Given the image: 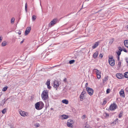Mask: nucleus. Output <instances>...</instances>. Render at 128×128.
<instances>
[{
  "mask_svg": "<svg viewBox=\"0 0 128 128\" xmlns=\"http://www.w3.org/2000/svg\"><path fill=\"white\" fill-rule=\"evenodd\" d=\"M41 97L44 100H46L48 98V92L47 90H44L42 92Z\"/></svg>",
  "mask_w": 128,
  "mask_h": 128,
  "instance_id": "nucleus-1",
  "label": "nucleus"
},
{
  "mask_svg": "<svg viewBox=\"0 0 128 128\" xmlns=\"http://www.w3.org/2000/svg\"><path fill=\"white\" fill-rule=\"evenodd\" d=\"M112 56L109 57L108 62L112 66H114L115 64L114 60Z\"/></svg>",
  "mask_w": 128,
  "mask_h": 128,
  "instance_id": "nucleus-2",
  "label": "nucleus"
},
{
  "mask_svg": "<svg viewBox=\"0 0 128 128\" xmlns=\"http://www.w3.org/2000/svg\"><path fill=\"white\" fill-rule=\"evenodd\" d=\"M58 20L56 18H54L52 21L49 23L48 25V26L51 27L54 26L57 23Z\"/></svg>",
  "mask_w": 128,
  "mask_h": 128,
  "instance_id": "nucleus-3",
  "label": "nucleus"
},
{
  "mask_svg": "<svg viewBox=\"0 0 128 128\" xmlns=\"http://www.w3.org/2000/svg\"><path fill=\"white\" fill-rule=\"evenodd\" d=\"M86 89L88 94L90 95L91 96L94 93V90L88 87H86Z\"/></svg>",
  "mask_w": 128,
  "mask_h": 128,
  "instance_id": "nucleus-4",
  "label": "nucleus"
},
{
  "mask_svg": "<svg viewBox=\"0 0 128 128\" xmlns=\"http://www.w3.org/2000/svg\"><path fill=\"white\" fill-rule=\"evenodd\" d=\"M117 108V105L115 103L112 104L109 107V109L111 110H114Z\"/></svg>",
  "mask_w": 128,
  "mask_h": 128,
  "instance_id": "nucleus-5",
  "label": "nucleus"
},
{
  "mask_svg": "<svg viewBox=\"0 0 128 128\" xmlns=\"http://www.w3.org/2000/svg\"><path fill=\"white\" fill-rule=\"evenodd\" d=\"M86 93V91L84 90L81 93V94L80 96V100L81 101H83V100L84 98V95Z\"/></svg>",
  "mask_w": 128,
  "mask_h": 128,
  "instance_id": "nucleus-6",
  "label": "nucleus"
},
{
  "mask_svg": "<svg viewBox=\"0 0 128 128\" xmlns=\"http://www.w3.org/2000/svg\"><path fill=\"white\" fill-rule=\"evenodd\" d=\"M74 122L73 120L71 119H69L68 121L67 122V126L68 127L70 128H72L73 126L72 124Z\"/></svg>",
  "mask_w": 128,
  "mask_h": 128,
  "instance_id": "nucleus-7",
  "label": "nucleus"
},
{
  "mask_svg": "<svg viewBox=\"0 0 128 128\" xmlns=\"http://www.w3.org/2000/svg\"><path fill=\"white\" fill-rule=\"evenodd\" d=\"M94 70L96 73L97 78L98 79H100L101 77L100 72L96 68L94 69Z\"/></svg>",
  "mask_w": 128,
  "mask_h": 128,
  "instance_id": "nucleus-8",
  "label": "nucleus"
},
{
  "mask_svg": "<svg viewBox=\"0 0 128 128\" xmlns=\"http://www.w3.org/2000/svg\"><path fill=\"white\" fill-rule=\"evenodd\" d=\"M20 114L22 116L25 117L28 115V112L24 111H21L20 112Z\"/></svg>",
  "mask_w": 128,
  "mask_h": 128,
  "instance_id": "nucleus-9",
  "label": "nucleus"
},
{
  "mask_svg": "<svg viewBox=\"0 0 128 128\" xmlns=\"http://www.w3.org/2000/svg\"><path fill=\"white\" fill-rule=\"evenodd\" d=\"M116 76L117 78L119 79H122L124 78L123 75L119 73L116 74Z\"/></svg>",
  "mask_w": 128,
  "mask_h": 128,
  "instance_id": "nucleus-10",
  "label": "nucleus"
},
{
  "mask_svg": "<svg viewBox=\"0 0 128 128\" xmlns=\"http://www.w3.org/2000/svg\"><path fill=\"white\" fill-rule=\"evenodd\" d=\"M31 30V28L30 27H28L26 29V30L25 31V35H26L28 34L29 33L30 30Z\"/></svg>",
  "mask_w": 128,
  "mask_h": 128,
  "instance_id": "nucleus-11",
  "label": "nucleus"
},
{
  "mask_svg": "<svg viewBox=\"0 0 128 128\" xmlns=\"http://www.w3.org/2000/svg\"><path fill=\"white\" fill-rule=\"evenodd\" d=\"M54 87L55 88H57L59 86V84L58 82V81L55 80L54 82Z\"/></svg>",
  "mask_w": 128,
  "mask_h": 128,
  "instance_id": "nucleus-12",
  "label": "nucleus"
},
{
  "mask_svg": "<svg viewBox=\"0 0 128 128\" xmlns=\"http://www.w3.org/2000/svg\"><path fill=\"white\" fill-rule=\"evenodd\" d=\"M40 107H39V108L38 110H40L42 109L44 107V103L41 101L40 102Z\"/></svg>",
  "mask_w": 128,
  "mask_h": 128,
  "instance_id": "nucleus-13",
  "label": "nucleus"
},
{
  "mask_svg": "<svg viewBox=\"0 0 128 128\" xmlns=\"http://www.w3.org/2000/svg\"><path fill=\"white\" fill-rule=\"evenodd\" d=\"M62 118V119L63 120L64 119H66L68 118V116L65 114H63L61 116Z\"/></svg>",
  "mask_w": 128,
  "mask_h": 128,
  "instance_id": "nucleus-14",
  "label": "nucleus"
},
{
  "mask_svg": "<svg viewBox=\"0 0 128 128\" xmlns=\"http://www.w3.org/2000/svg\"><path fill=\"white\" fill-rule=\"evenodd\" d=\"M35 106L36 108L38 110V109H39V107H40V102L36 103L35 104Z\"/></svg>",
  "mask_w": 128,
  "mask_h": 128,
  "instance_id": "nucleus-15",
  "label": "nucleus"
},
{
  "mask_svg": "<svg viewBox=\"0 0 128 128\" xmlns=\"http://www.w3.org/2000/svg\"><path fill=\"white\" fill-rule=\"evenodd\" d=\"M99 42H96L95 43L94 45L92 46L93 49L96 48L99 45Z\"/></svg>",
  "mask_w": 128,
  "mask_h": 128,
  "instance_id": "nucleus-16",
  "label": "nucleus"
},
{
  "mask_svg": "<svg viewBox=\"0 0 128 128\" xmlns=\"http://www.w3.org/2000/svg\"><path fill=\"white\" fill-rule=\"evenodd\" d=\"M120 96L124 97V91L123 90H121L120 92Z\"/></svg>",
  "mask_w": 128,
  "mask_h": 128,
  "instance_id": "nucleus-17",
  "label": "nucleus"
},
{
  "mask_svg": "<svg viewBox=\"0 0 128 128\" xmlns=\"http://www.w3.org/2000/svg\"><path fill=\"white\" fill-rule=\"evenodd\" d=\"M124 43L125 46L128 48V40H126L124 42Z\"/></svg>",
  "mask_w": 128,
  "mask_h": 128,
  "instance_id": "nucleus-18",
  "label": "nucleus"
},
{
  "mask_svg": "<svg viewBox=\"0 0 128 128\" xmlns=\"http://www.w3.org/2000/svg\"><path fill=\"white\" fill-rule=\"evenodd\" d=\"M114 41V38H112L109 40V44L110 45Z\"/></svg>",
  "mask_w": 128,
  "mask_h": 128,
  "instance_id": "nucleus-19",
  "label": "nucleus"
},
{
  "mask_svg": "<svg viewBox=\"0 0 128 128\" xmlns=\"http://www.w3.org/2000/svg\"><path fill=\"white\" fill-rule=\"evenodd\" d=\"M62 102L66 104H68V100H63L62 101Z\"/></svg>",
  "mask_w": 128,
  "mask_h": 128,
  "instance_id": "nucleus-20",
  "label": "nucleus"
},
{
  "mask_svg": "<svg viewBox=\"0 0 128 128\" xmlns=\"http://www.w3.org/2000/svg\"><path fill=\"white\" fill-rule=\"evenodd\" d=\"M98 52H96L95 53H94L93 55V57L95 58L98 56Z\"/></svg>",
  "mask_w": 128,
  "mask_h": 128,
  "instance_id": "nucleus-21",
  "label": "nucleus"
},
{
  "mask_svg": "<svg viewBox=\"0 0 128 128\" xmlns=\"http://www.w3.org/2000/svg\"><path fill=\"white\" fill-rule=\"evenodd\" d=\"M7 44V42L5 41H3L2 43L1 44L2 46H6Z\"/></svg>",
  "mask_w": 128,
  "mask_h": 128,
  "instance_id": "nucleus-22",
  "label": "nucleus"
},
{
  "mask_svg": "<svg viewBox=\"0 0 128 128\" xmlns=\"http://www.w3.org/2000/svg\"><path fill=\"white\" fill-rule=\"evenodd\" d=\"M108 76H105L103 79V82H104L107 81L108 79Z\"/></svg>",
  "mask_w": 128,
  "mask_h": 128,
  "instance_id": "nucleus-23",
  "label": "nucleus"
},
{
  "mask_svg": "<svg viewBox=\"0 0 128 128\" xmlns=\"http://www.w3.org/2000/svg\"><path fill=\"white\" fill-rule=\"evenodd\" d=\"M124 77L126 78H128V72H126L124 73Z\"/></svg>",
  "mask_w": 128,
  "mask_h": 128,
  "instance_id": "nucleus-24",
  "label": "nucleus"
},
{
  "mask_svg": "<svg viewBox=\"0 0 128 128\" xmlns=\"http://www.w3.org/2000/svg\"><path fill=\"white\" fill-rule=\"evenodd\" d=\"M14 20L15 18H12L11 20V23L12 24H13L14 22Z\"/></svg>",
  "mask_w": 128,
  "mask_h": 128,
  "instance_id": "nucleus-25",
  "label": "nucleus"
},
{
  "mask_svg": "<svg viewBox=\"0 0 128 128\" xmlns=\"http://www.w3.org/2000/svg\"><path fill=\"white\" fill-rule=\"evenodd\" d=\"M6 102L5 99L3 100L1 102V104L3 105Z\"/></svg>",
  "mask_w": 128,
  "mask_h": 128,
  "instance_id": "nucleus-26",
  "label": "nucleus"
},
{
  "mask_svg": "<svg viewBox=\"0 0 128 128\" xmlns=\"http://www.w3.org/2000/svg\"><path fill=\"white\" fill-rule=\"evenodd\" d=\"M50 80H48L46 83V84L47 86L50 85Z\"/></svg>",
  "mask_w": 128,
  "mask_h": 128,
  "instance_id": "nucleus-27",
  "label": "nucleus"
},
{
  "mask_svg": "<svg viewBox=\"0 0 128 128\" xmlns=\"http://www.w3.org/2000/svg\"><path fill=\"white\" fill-rule=\"evenodd\" d=\"M122 52L119 51V50H118L116 52V53L117 54L118 56H120L121 54V52Z\"/></svg>",
  "mask_w": 128,
  "mask_h": 128,
  "instance_id": "nucleus-28",
  "label": "nucleus"
},
{
  "mask_svg": "<svg viewBox=\"0 0 128 128\" xmlns=\"http://www.w3.org/2000/svg\"><path fill=\"white\" fill-rule=\"evenodd\" d=\"M34 126L36 127H38L40 126V124L38 123H36L34 124Z\"/></svg>",
  "mask_w": 128,
  "mask_h": 128,
  "instance_id": "nucleus-29",
  "label": "nucleus"
},
{
  "mask_svg": "<svg viewBox=\"0 0 128 128\" xmlns=\"http://www.w3.org/2000/svg\"><path fill=\"white\" fill-rule=\"evenodd\" d=\"M36 16L35 15H34L32 16V20H35L36 19Z\"/></svg>",
  "mask_w": 128,
  "mask_h": 128,
  "instance_id": "nucleus-30",
  "label": "nucleus"
},
{
  "mask_svg": "<svg viewBox=\"0 0 128 128\" xmlns=\"http://www.w3.org/2000/svg\"><path fill=\"white\" fill-rule=\"evenodd\" d=\"M8 87L7 86L4 87L2 90L3 91H6Z\"/></svg>",
  "mask_w": 128,
  "mask_h": 128,
  "instance_id": "nucleus-31",
  "label": "nucleus"
},
{
  "mask_svg": "<svg viewBox=\"0 0 128 128\" xmlns=\"http://www.w3.org/2000/svg\"><path fill=\"white\" fill-rule=\"evenodd\" d=\"M74 61L75 60H71L69 61V63L70 64H71L73 63L74 62Z\"/></svg>",
  "mask_w": 128,
  "mask_h": 128,
  "instance_id": "nucleus-32",
  "label": "nucleus"
},
{
  "mask_svg": "<svg viewBox=\"0 0 128 128\" xmlns=\"http://www.w3.org/2000/svg\"><path fill=\"white\" fill-rule=\"evenodd\" d=\"M25 10L26 12L27 11V4L26 3L25 4Z\"/></svg>",
  "mask_w": 128,
  "mask_h": 128,
  "instance_id": "nucleus-33",
  "label": "nucleus"
},
{
  "mask_svg": "<svg viewBox=\"0 0 128 128\" xmlns=\"http://www.w3.org/2000/svg\"><path fill=\"white\" fill-rule=\"evenodd\" d=\"M104 116L106 117H108L109 116V114H108L106 113L104 114Z\"/></svg>",
  "mask_w": 128,
  "mask_h": 128,
  "instance_id": "nucleus-34",
  "label": "nucleus"
},
{
  "mask_svg": "<svg viewBox=\"0 0 128 128\" xmlns=\"http://www.w3.org/2000/svg\"><path fill=\"white\" fill-rule=\"evenodd\" d=\"M6 108L4 109L2 111V112L3 114H4L6 111Z\"/></svg>",
  "mask_w": 128,
  "mask_h": 128,
  "instance_id": "nucleus-35",
  "label": "nucleus"
},
{
  "mask_svg": "<svg viewBox=\"0 0 128 128\" xmlns=\"http://www.w3.org/2000/svg\"><path fill=\"white\" fill-rule=\"evenodd\" d=\"M118 49L119 50V51L122 52L123 50V49L120 46L118 47Z\"/></svg>",
  "mask_w": 128,
  "mask_h": 128,
  "instance_id": "nucleus-36",
  "label": "nucleus"
},
{
  "mask_svg": "<svg viewBox=\"0 0 128 128\" xmlns=\"http://www.w3.org/2000/svg\"><path fill=\"white\" fill-rule=\"evenodd\" d=\"M122 116V113L121 112L120 113V114L119 115V117L120 118Z\"/></svg>",
  "mask_w": 128,
  "mask_h": 128,
  "instance_id": "nucleus-37",
  "label": "nucleus"
},
{
  "mask_svg": "<svg viewBox=\"0 0 128 128\" xmlns=\"http://www.w3.org/2000/svg\"><path fill=\"white\" fill-rule=\"evenodd\" d=\"M125 60L127 62V63L128 64V57H126L125 58Z\"/></svg>",
  "mask_w": 128,
  "mask_h": 128,
  "instance_id": "nucleus-38",
  "label": "nucleus"
},
{
  "mask_svg": "<svg viewBox=\"0 0 128 128\" xmlns=\"http://www.w3.org/2000/svg\"><path fill=\"white\" fill-rule=\"evenodd\" d=\"M84 128H90L89 125H86L85 127Z\"/></svg>",
  "mask_w": 128,
  "mask_h": 128,
  "instance_id": "nucleus-39",
  "label": "nucleus"
},
{
  "mask_svg": "<svg viewBox=\"0 0 128 128\" xmlns=\"http://www.w3.org/2000/svg\"><path fill=\"white\" fill-rule=\"evenodd\" d=\"M86 117V116L85 115H84L83 116H82V119H84Z\"/></svg>",
  "mask_w": 128,
  "mask_h": 128,
  "instance_id": "nucleus-40",
  "label": "nucleus"
},
{
  "mask_svg": "<svg viewBox=\"0 0 128 128\" xmlns=\"http://www.w3.org/2000/svg\"><path fill=\"white\" fill-rule=\"evenodd\" d=\"M121 62H119L118 64V65L119 67H120L121 65Z\"/></svg>",
  "mask_w": 128,
  "mask_h": 128,
  "instance_id": "nucleus-41",
  "label": "nucleus"
},
{
  "mask_svg": "<svg viewBox=\"0 0 128 128\" xmlns=\"http://www.w3.org/2000/svg\"><path fill=\"white\" fill-rule=\"evenodd\" d=\"M106 103V100H104L103 102V104H105Z\"/></svg>",
  "mask_w": 128,
  "mask_h": 128,
  "instance_id": "nucleus-42",
  "label": "nucleus"
},
{
  "mask_svg": "<svg viewBox=\"0 0 128 128\" xmlns=\"http://www.w3.org/2000/svg\"><path fill=\"white\" fill-rule=\"evenodd\" d=\"M110 90L109 89H108L106 90V92L107 93H108L110 92Z\"/></svg>",
  "mask_w": 128,
  "mask_h": 128,
  "instance_id": "nucleus-43",
  "label": "nucleus"
},
{
  "mask_svg": "<svg viewBox=\"0 0 128 128\" xmlns=\"http://www.w3.org/2000/svg\"><path fill=\"white\" fill-rule=\"evenodd\" d=\"M2 37L1 36H0V43L2 42Z\"/></svg>",
  "mask_w": 128,
  "mask_h": 128,
  "instance_id": "nucleus-44",
  "label": "nucleus"
},
{
  "mask_svg": "<svg viewBox=\"0 0 128 128\" xmlns=\"http://www.w3.org/2000/svg\"><path fill=\"white\" fill-rule=\"evenodd\" d=\"M103 55L101 54H100L99 55V56L101 58H102L103 57Z\"/></svg>",
  "mask_w": 128,
  "mask_h": 128,
  "instance_id": "nucleus-45",
  "label": "nucleus"
},
{
  "mask_svg": "<svg viewBox=\"0 0 128 128\" xmlns=\"http://www.w3.org/2000/svg\"><path fill=\"white\" fill-rule=\"evenodd\" d=\"M64 82H66V78H64Z\"/></svg>",
  "mask_w": 128,
  "mask_h": 128,
  "instance_id": "nucleus-46",
  "label": "nucleus"
},
{
  "mask_svg": "<svg viewBox=\"0 0 128 128\" xmlns=\"http://www.w3.org/2000/svg\"><path fill=\"white\" fill-rule=\"evenodd\" d=\"M48 88L49 89H50L51 88V86H50V85L47 86Z\"/></svg>",
  "mask_w": 128,
  "mask_h": 128,
  "instance_id": "nucleus-47",
  "label": "nucleus"
},
{
  "mask_svg": "<svg viewBox=\"0 0 128 128\" xmlns=\"http://www.w3.org/2000/svg\"><path fill=\"white\" fill-rule=\"evenodd\" d=\"M123 50V51L124 52H127V51L125 49H124Z\"/></svg>",
  "mask_w": 128,
  "mask_h": 128,
  "instance_id": "nucleus-48",
  "label": "nucleus"
},
{
  "mask_svg": "<svg viewBox=\"0 0 128 128\" xmlns=\"http://www.w3.org/2000/svg\"><path fill=\"white\" fill-rule=\"evenodd\" d=\"M21 32L20 31H18V34H19L20 35L21 34Z\"/></svg>",
  "mask_w": 128,
  "mask_h": 128,
  "instance_id": "nucleus-49",
  "label": "nucleus"
},
{
  "mask_svg": "<svg viewBox=\"0 0 128 128\" xmlns=\"http://www.w3.org/2000/svg\"><path fill=\"white\" fill-rule=\"evenodd\" d=\"M24 39L23 40H22V41H21V42H20V44H21L22 43L24 42Z\"/></svg>",
  "mask_w": 128,
  "mask_h": 128,
  "instance_id": "nucleus-50",
  "label": "nucleus"
},
{
  "mask_svg": "<svg viewBox=\"0 0 128 128\" xmlns=\"http://www.w3.org/2000/svg\"><path fill=\"white\" fill-rule=\"evenodd\" d=\"M88 83H86V84H85V86H86V87H87V86H88Z\"/></svg>",
  "mask_w": 128,
  "mask_h": 128,
  "instance_id": "nucleus-51",
  "label": "nucleus"
},
{
  "mask_svg": "<svg viewBox=\"0 0 128 128\" xmlns=\"http://www.w3.org/2000/svg\"><path fill=\"white\" fill-rule=\"evenodd\" d=\"M118 60H120V56H118Z\"/></svg>",
  "mask_w": 128,
  "mask_h": 128,
  "instance_id": "nucleus-52",
  "label": "nucleus"
},
{
  "mask_svg": "<svg viewBox=\"0 0 128 128\" xmlns=\"http://www.w3.org/2000/svg\"><path fill=\"white\" fill-rule=\"evenodd\" d=\"M126 28L128 29V25H127L126 26Z\"/></svg>",
  "mask_w": 128,
  "mask_h": 128,
  "instance_id": "nucleus-53",
  "label": "nucleus"
},
{
  "mask_svg": "<svg viewBox=\"0 0 128 128\" xmlns=\"http://www.w3.org/2000/svg\"><path fill=\"white\" fill-rule=\"evenodd\" d=\"M50 110H53V108H50Z\"/></svg>",
  "mask_w": 128,
  "mask_h": 128,
  "instance_id": "nucleus-54",
  "label": "nucleus"
},
{
  "mask_svg": "<svg viewBox=\"0 0 128 128\" xmlns=\"http://www.w3.org/2000/svg\"><path fill=\"white\" fill-rule=\"evenodd\" d=\"M101 1L102 2H104V0H101Z\"/></svg>",
  "mask_w": 128,
  "mask_h": 128,
  "instance_id": "nucleus-55",
  "label": "nucleus"
},
{
  "mask_svg": "<svg viewBox=\"0 0 128 128\" xmlns=\"http://www.w3.org/2000/svg\"><path fill=\"white\" fill-rule=\"evenodd\" d=\"M10 128H14L12 126H11L10 127Z\"/></svg>",
  "mask_w": 128,
  "mask_h": 128,
  "instance_id": "nucleus-56",
  "label": "nucleus"
}]
</instances>
